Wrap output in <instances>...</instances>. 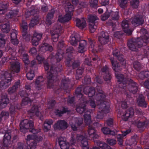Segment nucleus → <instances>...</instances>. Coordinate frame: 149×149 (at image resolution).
I'll use <instances>...</instances> for the list:
<instances>
[{
    "instance_id": "1",
    "label": "nucleus",
    "mask_w": 149,
    "mask_h": 149,
    "mask_svg": "<svg viewBox=\"0 0 149 149\" xmlns=\"http://www.w3.org/2000/svg\"><path fill=\"white\" fill-rule=\"evenodd\" d=\"M141 38H138L136 39H133L129 41L128 43V46L130 49L132 51H136L141 47L143 45H145L146 43L149 42V38L147 31L144 29L141 30Z\"/></svg>"
},
{
    "instance_id": "2",
    "label": "nucleus",
    "mask_w": 149,
    "mask_h": 149,
    "mask_svg": "<svg viewBox=\"0 0 149 149\" xmlns=\"http://www.w3.org/2000/svg\"><path fill=\"white\" fill-rule=\"evenodd\" d=\"M117 57L120 61V63L121 64V65H118V63L114 58H111L110 60L113 66V68L116 72L115 75L116 77L118 79V82L122 84L121 82L123 81L124 80L123 75L122 74H118L117 72L120 70L122 68V67L123 68L125 67L126 61L124 60L123 56L122 54H120L119 56H117Z\"/></svg>"
},
{
    "instance_id": "3",
    "label": "nucleus",
    "mask_w": 149,
    "mask_h": 149,
    "mask_svg": "<svg viewBox=\"0 0 149 149\" xmlns=\"http://www.w3.org/2000/svg\"><path fill=\"white\" fill-rule=\"evenodd\" d=\"M97 96L100 97L99 102L100 103L99 105V112L97 118L98 119H102L104 113L107 114L110 111V108L109 103L104 100L105 96L104 94L99 93L98 94Z\"/></svg>"
},
{
    "instance_id": "4",
    "label": "nucleus",
    "mask_w": 149,
    "mask_h": 149,
    "mask_svg": "<svg viewBox=\"0 0 149 149\" xmlns=\"http://www.w3.org/2000/svg\"><path fill=\"white\" fill-rule=\"evenodd\" d=\"M70 143L72 145L81 143L83 149H88L87 137L85 135H77L76 137L72 136L70 140Z\"/></svg>"
},
{
    "instance_id": "5",
    "label": "nucleus",
    "mask_w": 149,
    "mask_h": 149,
    "mask_svg": "<svg viewBox=\"0 0 149 149\" xmlns=\"http://www.w3.org/2000/svg\"><path fill=\"white\" fill-rule=\"evenodd\" d=\"M11 75L6 71L1 72L0 74V89H5L10 84Z\"/></svg>"
},
{
    "instance_id": "6",
    "label": "nucleus",
    "mask_w": 149,
    "mask_h": 149,
    "mask_svg": "<svg viewBox=\"0 0 149 149\" xmlns=\"http://www.w3.org/2000/svg\"><path fill=\"white\" fill-rule=\"evenodd\" d=\"M81 88H77L75 91V94L77 98H80V103L76 109L77 112L79 113H82L85 111L86 104V100L81 93Z\"/></svg>"
},
{
    "instance_id": "7",
    "label": "nucleus",
    "mask_w": 149,
    "mask_h": 149,
    "mask_svg": "<svg viewBox=\"0 0 149 149\" xmlns=\"http://www.w3.org/2000/svg\"><path fill=\"white\" fill-rule=\"evenodd\" d=\"M33 126V123L32 121H29L25 119L21 121L20 126L21 132L25 133L28 131V129H32Z\"/></svg>"
},
{
    "instance_id": "8",
    "label": "nucleus",
    "mask_w": 149,
    "mask_h": 149,
    "mask_svg": "<svg viewBox=\"0 0 149 149\" xmlns=\"http://www.w3.org/2000/svg\"><path fill=\"white\" fill-rule=\"evenodd\" d=\"M83 119L81 118H74L71 120L70 124L72 129L74 131L76 130L77 126L82 123Z\"/></svg>"
},
{
    "instance_id": "9",
    "label": "nucleus",
    "mask_w": 149,
    "mask_h": 149,
    "mask_svg": "<svg viewBox=\"0 0 149 149\" xmlns=\"http://www.w3.org/2000/svg\"><path fill=\"white\" fill-rule=\"evenodd\" d=\"M56 29L52 32V38L54 42H56L58 40L59 34L62 32V27L60 25H58L56 27Z\"/></svg>"
},
{
    "instance_id": "10",
    "label": "nucleus",
    "mask_w": 149,
    "mask_h": 149,
    "mask_svg": "<svg viewBox=\"0 0 149 149\" xmlns=\"http://www.w3.org/2000/svg\"><path fill=\"white\" fill-rule=\"evenodd\" d=\"M21 27L22 29V34L24 38L27 41L30 40V35L27 32L28 26L26 22L23 21L21 25Z\"/></svg>"
},
{
    "instance_id": "11",
    "label": "nucleus",
    "mask_w": 149,
    "mask_h": 149,
    "mask_svg": "<svg viewBox=\"0 0 149 149\" xmlns=\"http://www.w3.org/2000/svg\"><path fill=\"white\" fill-rule=\"evenodd\" d=\"M134 114V109L130 108L124 112L122 115V118L125 121L127 120L129 118H132Z\"/></svg>"
},
{
    "instance_id": "12",
    "label": "nucleus",
    "mask_w": 149,
    "mask_h": 149,
    "mask_svg": "<svg viewBox=\"0 0 149 149\" xmlns=\"http://www.w3.org/2000/svg\"><path fill=\"white\" fill-rule=\"evenodd\" d=\"M20 68L19 63L18 62L13 61L10 62V68L12 72L13 73L18 72L20 71Z\"/></svg>"
},
{
    "instance_id": "13",
    "label": "nucleus",
    "mask_w": 149,
    "mask_h": 149,
    "mask_svg": "<svg viewBox=\"0 0 149 149\" xmlns=\"http://www.w3.org/2000/svg\"><path fill=\"white\" fill-rule=\"evenodd\" d=\"M98 40L102 45L106 44L109 41L108 34L104 32H102L99 37Z\"/></svg>"
},
{
    "instance_id": "14",
    "label": "nucleus",
    "mask_w": 149,
    "mask_h": 149,
    "mask_svg": "<svg viewBox=\"0 0 149 149\" xmlns=\"http://www.w3.org/2000/svg\"><path fill=\"white\" fill-rule=\"evenodd\" d=\"M42 36V34L35 32L32 39V43L33 45L36 46L38 44V42L41 39Z\"/></svg>"
},
{
    "instance_id": "15",
    "label": "nucleus",
    "mask_w": 149,
    "mask_h": 149,
    "mask_svg": "<svg viewBox=\"0 0 149 149\" xmlns=\"http://www.w3.org/2000/svg\"><path fill=\"white\" fill-rule=\"evenodd\" d=\"M68 127L67 123L64 120L58 121L54 125V128L56 129H65Z\"/></svg>"
},
{
    "instance_id": "16",
    "label": "nucleus",
    "mask_w": 149,
    "mask_h": 149,
    "mask_svg": "<svg viewBox=\"0 0 149 149\" xmlns=\"http://www.w3.org/2000/svg\"><path fill=\"white\" fill-rule=\"evenodd\" d=\"M80 40V36L79 34L77 33H75L71 36L70 41L71 44L73 46H75L77 45V42Z\"/></svg>"
},
{
    "instance_id": "17",
    "label": "nucleus",
    "mask_w": 149,
    "mask_h": 149,
    "mask_svg": "<svg viewBox=\"0 0 149 149\" xmlns=\"http://www.w3.org/2000/svg\"><path fill=\"white\" fill-rule=\"evenodd\" d=\"M55 73H56V72L55 71H53V68L51 67L50 69V72L48 73L47 78L48 79V83L47 84L49 85H52L54 81V77L52 75V72Z\"/></svg>"
},
{
    "instance_id": "18",
    "label": "nucleus",
    "mask_w": 149,
    "mask_h": 149,
    "mask_svg": "<svg viewBox=\"0 0 149 149\" xmlns=\"http://www.w3.org/2000/svg\"><path fill=\"white\" fill-rule=\"evenodd\" d=\"M88 133L89 136L93 139L97 138L98 136L95 129L93 128L92 125L89 126Z\"/></svg>"
},
{
    "instance_id": "19",
    "label": "nucleus",
    "mask_w": 149,
    "mask_h": 149,
    "mask_svg": "<svg viewBox=\"0 0 149 149\" xmlns=\"http://www.w3.org/2000/svg\"><path fill=\"white\" fill-rule=\"evenodd\" d=\"M76 22L77 26L80 29H83L86 26V21L83 18L80 19L77 18L76 19Z\"/></svg>"
},
{
    "instance_id": "20",
    "label": "nucleus",
    "mask_w": 149,
    "mask_h": 149,
    "mask_svg": "<svg viewBox=\"0 0 149 149\" xmlns=\"http://www.w3.org/2000/svg\"><path fill=\"white\" fill-rule=\"evenodd\" d=\"M143 20L141 15H138L135 17L132 21V23L135 25V24L141 25L143 23Z\"/></svg>"
},
{
    "instance_id": "21",
    "label": "nucleus",
    "mask_w": 149,
    "mask_h": 149,
    "mask_svg": "<svg viewBox=\"0 0 149 149\" xmlns=\"http://www.w3.org/2000/svg\"><path fill=\"white\" fill-rule=\"evenodd\" d=\"M137 102L139 106L143 107H146V103L144 100V97L142 95H140L137 98Z\"/></svg>"
},
{
    "instance_id": "22",
    "label": "nucleus",
    "mask_w": 149,
    "mask_h": 149,
    "mask_svg": "<svg viewBox=\"0 0 149 149\" xmlns=\"http://www.w3.org/2000/svg\"><path fill=\"white\" fill-rule=\"evenodd\" d=\"M130 132L129 130L122 132V134H118L117 136L118 141L119 145H121L123 144V136H126L127 134Z\"/></svg>"
},
{
    "instance_id": "23",
    "label": "nucleus",
    "mask_w": 149,
    "mask_h": 149,
    "mask_svg": "<svg viewBox=\"0 0 149 149\" xmlns=\"http://www.w3.org/2000/svg\"><path fill=\"white\" fill-rule=\"evenodd\" d=\"M9 102V100L8 98L7 95L5 94L1 97L0 104V108H3L5 107Z\"/></svg>"
},
{
    "instance_id": "24",
    "label": "nucleus",
    "mask_w": 149,
    "mask_h": 149,
    "mask_svg": "<svg viewBox=\"0 0 149 149\" xmlns=\"http://www.w3.org/2000/svg\"><path fill=\"white\" fill-rule=\"evenodd\" d=\"M122 27L124 32L127 35H130L132 32V31L128 28V24L127 20H123L122 24Z\"/></svg>"
},
{
    "instance_id": "25",
    "label": "nucleus",
    "mask_w": 149,
    "mask_h": 149,
    "mask_svg": "<svg viewBox=\"0 0 149 149\" xmlns=\"http://www.w3.org/2000/svg\"><path fill=\"white\" fill-rule=\"evenodd\" d=\"M64 6L66 13L68 14H70L71 13L72 14V12L73 10L74 9L73 5H71L69 2L68 1L66 3H65L64 4Z\"/></svg>"
},
{
    "instance_id": "26",
    "label": "nucleus",
    "mask_w": 149,
    "mask_h": 149,
    "mask_svg": "<svg viewBox=\"0 0 149 149\" xmlns=\"http://www.w3.org/2000/svg\"><path fill=\"white\" fill-rule=\"evenodd\" d=\"M71 13H70V14H68L66 13L65 15L63 16L62 15L60 16L58 20L61 22H65L71 19Z\"/></svg>"
},
{
    "instance_id": "27",
    "label": "nucleus",
    "mask_w": 149,
    "mask_h": 149,
    "mask_svg": "<svg viewBox=\"0 0 149 149\" xmlns=\"http://www.w3.org/2000/svg\"><path fill=\"white\" fill-rule=\"evenodd\" d=\"M19 52L22 55L23 60L24 63L26 64H28L29 62L28 59V55L25 53L23 47L22 46L20 47Z\"/></svg>"
},
{
    "instance_id": "28",
    "label": "nucleus",
    "mask_w": 149,
    "mask_h": 149,
    "mask_svg": "<svg viewBox=\"0 0 149 149\" xmlns=\"http://www.w3.org/2000/svg\"><path fill=\"white\" fill-rule=\"evenodd\" d=\"M129 86V90L133 94L136 93L137 91L138 90V85L133 81H132Z\"/></svg>"
},
{
    "instance_id": "29",
    "label": "nucleus",
    "mask_w": 149,
    "mask_h": 149,
    "mask_svg": "<svg viewBox=\"0 0 149 149\" xmlns=\"http://www.w3.org/2000/svg\"><path fill=\"white\" fill-rule=\"evenodd\" d=\"M84 91L85 93L88 94L90 97L93 96L95 93V91L93 88L86 87L84 89Z\"/></svg>"
},
{
    "instance_id": "30",
    "label": "nucleus",
    "mask_w": 149,
    "mask_h": 149,
    "mask_svg": "<svg viewBox=\"0 0 149 149\" xmlns=\"http://www.w3.org/2000/svg\"><path fill=\"white\" fill-rule=\"evenodd\" d=\"M39 108L37 105H34L32 107L30 113L35 114L40 117L42 116L41 113L39 111Z\"/></svg>"
},
{
    "instance_id": "31",
    "label": "nucleus",
    "mask_w": 149,
    "mask_h": 149,
    "mask_svg": "<svg viewBox=\"0 0 149 149\" xmlns=\"http://www.w3.org/2000/svg\"><path fill=\"white\" fill-rule=\"evenodd\" d=\"M53 50L52 47L48 45L47 44H44L42 45L40 47V50L44 52L47 51L51 52Z\"/></svg>"
},
{
    "instance_id": "32",
    "label": "nucleus",
    "mask_w": 149,
    "mask_h": 149,
    "mask_svg": "<svg viewBox=\"0 0 149 149\" xmlns=\"http://www.w3.org/2000/svg\"><path fill=\"white\" fill-rule=\"evenodd\" d=\"M86 45V42L84 40H81L80 41L78 49V52L79 53H83L85 50V46Z\"/></svg>"
},
{
    "instance_id": "33",
    "label": "nucleus",
    "mask_w": 149,
    "mask_h": 149,
    "mask_svg": "<svg viewBox=\"0 0 149 149\" xmlns=\"http://www.w3.org/2000/svg\"><path fill=\"white\" fill-rule=\"evenodd\" d=\"M90 113V112H87L84 116L85 122L86 124L88 125H91L92 122L91 120Z\"/></svg>"
},
{
    "instance_id": "34",
    "label": "nucleus",
    "mask_w": 149,
    "mask_h": 149,
    "mask_svg": "<svg viewBox=\"0 0 149 149\" xmlns=\"http://www.w3.org/2000/svg\"><path fill=\"white\" fill-rule=\"evenodd\" d=\"M43 80V78L41 77H40L37 79L35 84L36 88L37 90H39L41 89V87L42 85V82Z\"/></svg>"
},
{
    "instance_id": "35",
    "label": "nucleus",
    "mask_w": 149,
    "mask_h": 149,
    "mask_svg": "<svg viewBox=\"0 0 149 149\" xmlns=\"http://www.w3.org/2000/svg\"><path fill=\"white\" fill-rule=\"evenodd\" d=\"M59 143L61 149H68L69 148V143L65 140H60Z\"/></svg>"
},
{
    "instance_id": "36",
    "label": "nucleus",
    "mask_w": 149,
    "mask_h": 149,
    "mask_svg": "<svg viewBox=\"0 0 149 149\" xmlns=\"http://www.w3.org/2000/svg\"><path fill=\"white\" fill-rule=\"evenodd\" d=\"M1 28L3 32L7 33L10 30L9 24L8 22L4 23L1 25Z\"/></svg>"
},
{
    "instance_id": "37",
    "label": "nucleus",
    "mask_w": 149,
    "mask_h": 149,
    "mask_svg": "<svg viewBox=\"0 0 149 149\" xmlns=\"http://www.w3.org/2000/svg\"><path fill=\"white\" fill-rule=\"evenodd\" d=\"M89 29L91 33H93L97 28V26L95 23H93L90 21V23H88Z\"/></svg>"
},
{
    "instance_id": "38",
    "label": "nucleus",
    "mask_w": 149,
    "mask_h": 149,
    "mask_svg": "<svg viewBox=\"0 0 149 149\" xmlns=\"http://www.w3.org/2000/svg\"><path fill=\"white\" fill-rule=\"evenodd\" d=\"M97 145L102 149H110V147L107 144L99 141L97 143Z\"/></svg>"
},
{
    "instance_id": "39",
    "label": "nucleus",
    "mask_w": 149,
    "mask_h": 149,
    "mask_svg": "<svg viewBox=\"0 0 149 149\" xmlns=\"http://www.w3.org/2000/svg\"><path fill=\"white\" fill-rule=\"evenodd\" d=\"M98 19V18L95 15H90L88 18V23H90V21H91L92 23H95V21Z\"/></svg>"
},
{
    "instance_id": "40",
    "label": "nucleus",
    "mask_w": 149,
    "mask_h": 149,
    "mask_svg": "<svg viewBox=\"0 0 149 149\" xmlns=\"http://www.w3.org/2000/svg\"><path fill=\"white\" fill-rule=\"evenodd\" d=\"M31 101V100L28 97H25L22 99V104L23 106H25L28 104H30Z\"/></svg>"
},
{
    "instance_id": "41",
    "label": "nucleus",
    "mask_w": 149,
    "mask_h": 149,
    "mask_svg": "<svg viewBox=\"0 0 149 149\" xmlns=\"http://www.w3.org/2000/svg\"><path fill=\"white\" fill-rule=\"evenodd\" d=\"M127 0H119V3L120 7L125 8L127 6Z\"/></svg>"
},
{
    "instance_id": "42",
    "label": "nucleus",
    "mask_w": 149,
    "mask_h": 149,
    "mask_svg": "<svg viewBox=\"0 0 149 149\" xmlns=\"http://www.w3.org/2000/svg\"><path fill=\"white\" fill-rule=\"evenodd\" d=\"M38 19L37 17H35L33 19L29 24V27L31 28L33 27L35 25L38 24Z\"/></svg>"
},
{
    "instance_id": "43",
    "label": "nucleus",
    "mask_w": 149,
    "mask_h": 149,
    "mask_svg": "<svg viewBox=\"0 0 149 149\" xmlns=\"http://www.w3.org/2000/svg\"><path fill=\"white\" fill-rule=\"evenodd\" d=\"M102 131L104 134H111L112 135H114L115 134L114 132L113 131H111L107 127H103L102 129Z\"/></svg>"
},
{
    "instance_id": "44",
    "label": "nucleus",
    "mask_w": 149,
    "mask_h": 149,
    "mask_svg": "<svg viewBox=\"0 0 149 149\" xmlns=\"http://www.w3.org/2000/svg\"><path fill=\"white\" fill-rule=\"evenodd\" d=\"M130 2L131 5L133 8H138L139 3V0H130Z\"/></svg>"
},
{
    "instance_id": "45",
    "label": "nucleus",
    "mask_w": 149,
    "mask_h": 149,
    "mask_svg": "<svg viewBox=\"0 0 149 149\" xmlns=\"http://www.w3.org/2000/svg\"><path fill=\"white\" fill-rule=\"evenodd\" d=\"M83 71V68H81L77 69V73L76 76V78L77 79H79L81 77V74Z\"/></svg>"
},
{
    "instance_id": "46",
    "label": "nucleus",
    "mask_w": 149,
    "mask_h": 149,
    "mask_svg": "<svg viewBox=\"0 0 149 149\" xmlns=\"http://www.w3.org/2000/svg\"><path fill=\"white\" fill-rule=\"evenodd\" d=\"M11 138L10 134L9 133H6L4 136L3 142L5 144L7 143L10 140Z\"/></svg>"
},
{
    "instance_id": "47",
    "label": "nucleus",
    "mask_w": 149,
    "mask_h": 149,
    "mask_svg": "<svg viewBox=\"0 0 149 149\" xmlns=\"http://www.w3.org/2000/svg\"><path fill=\"white\" fill-rule=\"evenodd\" d=\"M53 15V13H49L47 16V18L46 21V23L48 25H50L52 23L50 19L52 18Z\"/></svg>"
},
{
    "instance_id": "48",
    "label": "nucleus",
    "mask_w": 149,
    "mask_h": 149,
    "mask_svg": "<svg viewBox=\"0 0 149 149\" xmlns=\"http://www.w3.org/2000/svg\"><path fill=\"white\" fill-rule=\"evenodd\" d=\"M6 51H9L10 54H11L12 56L13 57L15 54V49L11 48L10 46H7L6 47Z\"/></svg>"
},
{
    "instance_id": "49",
    "label": "nucleus",
    "mask_w": 149,
    "mask_h": 149,
    "mask_svg": "<svg viewBox=\"0 0 149 149\" xmlns=\"http://www.w3.org/2000/svg\"><path fill=\"white\" fill-rule=\"evenodd\" d=\"M149 75V71H146L141 72L139 74V77L141 79L145 77H148Z\"/></svg>"
},
{
    "instance_id": "50",
    "label": "nucleus",
    "mask_w": 149,
    "mask_h": 149,
    "mask_svg": "<svg viewBox=\"0 0 149 149\" xmlns=\"http://www.w3.org/2000/svg\"><path fill=\"white\" fill-rule=\"evenodd\" d=\"M7 8V5L3 3H0V14H2L4 13Z\"/></svg>"
},
{
    "instance_id": "51",
    "label": "nucleus",
    "mask_w": 149,
    "mask_h": 149,
    "mask_svg": "<svg viewBox=\"0 0 149 149\" xmlns=\"http://www.w3.org/2000/svg\"><path fill=\"white\" fill-rule=\"evenodd\" d=\"M26 77L29 80H32L34 77V74L33 71L30 70L26 74Z\"/></svg>"
},
{
    "instance_id": "52",
    "label": "nucleus",
    "mask_w": 149,
    "mask_h": 149,
    "mask_svg": "<svg viewBox=\"0 0 149 149\" xmlns=\"http://www.w3.org/2000/svg\"><path fill=\"white\" fill-rule=\"evenodd\" d=\"M4 35L3 34H0V46H3L6 43V40L4 38Z\"/></svg>"
},
{
    "instance_id": "53",
    "label": "nucleus",
    "mask_w": 149,
    "mask_h": 149,
    "mask_svg": "<svg viewBox=\"0 0 149 149\" xmlns=\"http://www.w3.org/2000/svg\"><path fill=\"white\" fill-rule=\"evenodd\" d=\"M17 33L16 31L13 30L11 31V40L10 41H12L13 39H14L16 41V38H17Z\"/></svg>"
},
{
    "instance_id": "54",
    "label": "nucleus",
    "mask_w": 149,
    "mask_h": 149,
    "mask_svg": "<svg viewBox=\"0 0 149 149\" xmlns=\"http://www.w3.org/2000/svg\"><path fill=\"white\" fill-rule=\"evenodd\" d=\"M112 20H117L119 18V13L118 12H113L111 16Z\"/></svg>"
},
{
    "instance_id": "55",
    "label": "nucleus",
    "mask_w": 149,
    "mask_h": 149,
    "mask_svg": "<svg viewBox=\"0 0 149 149\" xmlns=\"http://www.w3.org/2000/svg\"><path fill=\"white\" fill-rule=\"evenodd\" d=\"M67 111L68 109L67 108L65 109L63 108L62 111L57 110L56 111L55 113L56 115L60 116L61 114L67 112Z\"/></svg>"
},
{
    "instance_id": "56",
    "label": "nucleus",
    "mask_w": 149,
    "mask_h": 149,
    "mask_svg": "<svg viewBox=\"0 0 149 149\" xmlns=\"http://www.w3.org/2000/svg\"><path fill=\"white\" fill-rule=\"evenodd\" d=\"M63 55L61 54L58 52L57 53L55 57H53V58H55L56 59L57 61L59 62L60 61L61 59L63 58Z\"/></svg>"
},
{
    "instance_id": "57",
    "label": "nucleus",
    "mask_w": 149,
    "mask_h": 149,
    "mask_svg": "<svg viewBox=\"0 0 149 149\" xmlns=\"http://www.w3.org/2000/svg\"><path fill=\"white\" fill-rule=\"evenodd\" d=\"M18 13V11L17 10H11L9 13V14L7 15V17L8 18H11L13 15H17Z\"/></svg>"
},
{
    "instance_id": "58",
    "label": "nucleus",
    "mask_w": 149,
    "mask_h": 149,
    "mask_svg": "<svg viewBox=\"0 0 149 149\" xmlns=\"http://www.w3.org/2000/svg\"><path fill=\"white\" fill-rule=\"evenodd\" d=\"M145 123L146 122L143 121L140 119L138 122L137 126L138 127H141L146 126V124L147 123Z\"/></svg>"
},
{
    "instance_id": "59",
    "label": "nucleus",
    "mask_w": 149,
    "mask_h": 149,
    "mask_svg": "<svg viewBox=\"0 0 149 149\" xmlns=\"http://www.w3.org/2000/svg\"><path fill=\"white\" fill-rule=\"evenodd\" d=\"M111 74L109 72L107 73H105V74H104V78L105 81H110L111 80Z\"/></svg>"
},
{
    "instance_id": "60",
    "label": "nucleus",
    "mask_w": 149,
    "mask_h": 149,
    "mask_svg": "<svg viewBox=\"0 0 149 149\" xmlns=\"http://www.w3.org/2000/svg\"><path fill=\"white\" fill-rule=\"evenodd\" d=\"M89 105L92 108H95V107L96 104L93 100L91 99L89 100L86 104Z\"/></svg>"
},
{
    "instance_id": "61",
    "label": "nucleus",
    "mask_w": 149,
    "mask_h": 149,
    "mask_svg": "<svg viewBox=\"0 0 149 149\" xmlns=\"http://www.w3.org/2000/svg\"><path fill=\"white\" fill-rule=\"evenodd\" d=\"M97 0H90V6L92 7H95L97 5Z\"/></svg>"
},
{
    "instance_id": "62",
    "label": "nucleus",
    "mask_w": 149,
    "mask_h": 149,
    "mask_svg": "<svg viewBox=\"0 0 149 149\" xmlns=\"http://www.w3.org/2000/svg\"><path fill=\"white\" fill-rule=\"evenodd\" d=\"M51 126L48 125L47 123L45 122L44 124V130L45 132H47L50 129Z\"/></svg>"
},
{
    "instance_id": "63",
    "label": "nucleus",
    "mask_w": 149,
    "mask_h": 149,
    "mask_svg": "<svg viewBox=\"0 0 149 149\" xmlns=\"http://www.w3.org/2000/svg\"><path fill=\"white\" fill-rule=\"evenodd\" d=\"M134 67L135 69L139 70L140 68L141 65L139 63L136 61L134 63Z\"/></svg>"
},
{
    "instance_id": "64",
    "label": "nucleus",
    "mask_w": 149,
    "mask_h": 149,
    "mask_svg": "<svg viewBox=\"0 0 149 149\" xmlns=\"http://www.w3.org/2000/svg\"><path fill=\"white\" fill-rule=\"evenodd\" d=\"M42 139L41 136L37 137L35 136L33 140V142L37 143L41 141Z\"/></svg>"
}]
</instances>
